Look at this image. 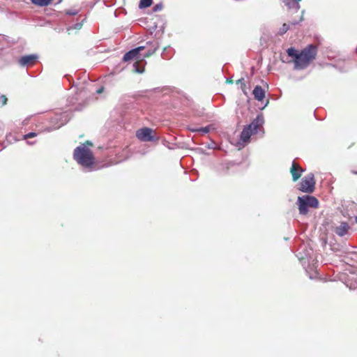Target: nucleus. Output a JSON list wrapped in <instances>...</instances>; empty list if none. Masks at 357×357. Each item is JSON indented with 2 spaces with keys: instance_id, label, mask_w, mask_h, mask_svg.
Returning <instances> with one entry per match:
<instances>
[{
  "instance_id": "obj_1",
  "label": "nucleus",
  "mask_w": 357,
  "mask_h": 357,
  "mask_svg": "<svg viewBox=\"0 0 357 357\" xmlns=\"http://www.w3.org/2000/svg\"><path fill=\"white\" fill-rule=\"evenodd\" d=\"M288 56L292 57L295 70L305 69L316 59L317 47L308 45L301 51L290 47L287 50Z\"/></svg>"
},
{
  "instance_id": "obj_2",
  "label": "nucleus",
  "mask_w": 357,
  "mask_h": 357,
  "mask_svg": "<svg viewBox=\"0 0 357 357\" xmlns=\"http://www.w3.org/2000/svg\"><path fill=\"white\" fill-rule=\"evenodd\" d=\"M73 158L79 164L85 167H89L94 164V156L92 151L84 145L78 146L74 150Z\"/></svg>"
},
{
  "instance_id": "obj_3",
  "label": "nucleus",
  "mask_w": 357,
  "mask_h": 357,
  "mask_svg": "<svg viewBox=\"0 0 357 357\" xmlns=\"http://www.w3.org/2000/svg\"><path fill=\"white\" fill-rule=\"evenodd\" d=\"M264 123V120L263 116L261 114L257 115L250 125L243 128L241 133V139L243 142H248L251 135L257 133Z\"/></svg>"
},
{
  "instance_id": "obj_4",
  "label": "nucleus",
  "mask_w": 357,
  "mask_h": 357,
  "mask_svg": "<svg viewBox=\"0 0 357 357\" xmlns=\"http://www.w3.org/2000/svg\"><path fill=\"white\" fill-rule=\"evenodd\" d=\"M297 204L298 206L299 213L301 215H306L308 213L307 207L317 208L319 206L318 199L310 195L298 197Z\"/></svg>"
},
{
  "instance_id": "obj_5",
  "label": "nucleus",
  "mask_w": 357,
  "mask_h": 357,
  "mask_svg": "<svg viewBox=\"0 0 357 357\" xmlns=\"http://www.w3.org/2000/svg\"><path fill=\"white\" fill-rule=\"evenodd\" d=\"M315 183L314 174H308L302 179L298 189L303 192L312 193L314 190Z\"/></svg>"
},
{
  "instance_id": "obj_6",
  "label": "nucleus",
  "mask_w": 357,
  "mask_h": 357,
  "mask_svg": "<svg viewBox=\"0 0 357 357\" xmlns=\"http://www.w3.org/2000/svg\"><path fill=\"white\" fill-rule=\"evenodd\" d=\"M154 131L150 128H143L136 131V137L142 142H152L155 139Z\"/></svg>"
},
{
  "instance_id": "obj_7",
  "label": "nucleus",
  "mask_w": 357,
  "mask_h": 357,
  "mask_svg": "<svg viewBox=\"0 0 357 357\" xmlns=\"http://www.w3.org/2000/svg\"><path fill=\"white\" fill-rule=\"evenodd\" d=\"M146 48L145 46H139L135 49H132L126 53L123 56V60L124 61H129L131 60H139L142 59L140 52Z\"/></svg>"
},
{
  "instance_id": "obj_8",
  "label": "nucleus",
  "mask_w": 357,
  "mask_h": 357,
  "mask_svg": "<svg viewBox=\"0 0 357 357\" xmlns=\"http://www.w3.org/2000/svg\"><path fill=\"white\" fill-rule=\"evenodd\" d=\"M37 59L38 56L34 54L25 55L20 59L19 63L23 66H33L36 63Z\"/></svg>"
},
{
  "instance_id": "obj_9",
  "label": "nucleus",
  "mask_w": 357,
  "mask_h": 357,
  "mask_svg": "<svg viewBox=\"0 0 357 357\" xmlns=\"http://www.w3.org/2000/svg\"><path fill=\"white\" fill-rule=\"evenodd\" d=\"M303 172V169L301 167V166L298 163L293 162L290 168V173L292 176V179L294 181H297L301 177Z\"/></svg>"
},
{
  "instance_id": "obj_10",
  "label": "nucleus",
  "mask_w": 357,
  "mask_h": 357,
  "mask_svg": "<svg viewBox=\"0 0 357 357\" xmlns=\"http://www.w3.org/2000/svg\"><path fill=\"white\" fill-rule=\"evenodd\" d=\"M349 229L350 227L348 223L342 222L339 226L335 228V232L339 236H343L349 232Z\"/></svg>"
},
{
  "instance_id": "obj_11",
  "label": "nucleus",
  "mask_w": 357,
  "mask_h": 357,
  "mask_svg": "<svg viewBox=\"0 0 357 357\" xmlns=\"http://www.w3.org/2000/svg\"><path fill=\"white\" fill-rule=\"evenodd\" d=\"M252 93L255 98L259 101H262L265 98V91L260 86H256Z\"/></svg>"
},
{
  "instance_id": "obj_12",
  "label": "nucleus",
  "mask_w": 357,
  "mask_h": 357,
  "mask_svg": "<svg viewBox=\"0 0 357 357\" xmlns=\"http://www.w3.org/2000/svg\"><path fill=\"white\" fill-rule=\"evenodd\" d=\"M143 59L136 61L133 64V71L137 73H142L144 71V66H140V63L143 62Z\"/></svg>"
},
{
  "instance_id": "obj_13",
  "label": "nucleus",
  "mask_w": 357,
  "mask_h": 357,
  "mask_svg": "<svg viewBox=\"0 0 357 357\" xmlns=\"http://www.w3.org/2000/svg\"><path fill=\"white\" fill-rule=\"evenodd\" d=\"M53 0H31V3L38 6H47L52 3Z\"/></svg>"
},
{
  "instance_id": "obj_14",
  "label": "nucleus",
  "mask_w": 357,
  "mask_h": 357,
  "mask_svg": "<svg viewBox=\"0 0 357 357\" xmlns=\"http://www.w3.org/2000/svg\"><path fill=\"white\" fill-rule=\"evenodd\" d=\"M152 3V0H141L139 6L140 8H148L151 6Z\"/></svg>"
},
{
  "instance_id": "obj_15",
  "label": "nucleus",
  "mask_w": 357,
  "mask_h": 357,
  "mask_svg": "<svg viewBox=\"0 0 357 357\" xmlns=\"http://www.w3.org/2000/svg\"><path fill=\"white\" fill-rule=\"evenodd\" d=\"M211 128V126H208L206 127L199 128L197 130H192V132H202L204 134H206L210 131Z\"/></svg>"
},
{
  "instance_id": "obj_16",
  "label": "nucleus",
  "mask_w": 357,
  "mask_h": 357,
  "mask_svg": "<svg viewBox=\"0 0 357 357\" xmlns=\"http://www.w3.org/2000/svg\"><path fill=\"white\" fill-rule=\"evenodd\" d=\"M158 47L156 46L155 47L153 50H148L144 55L143 56H142V59H143V60L145 59V58H148V57H150L151 56H152L155 52L156 50H158Z\"/></svg>"
},
{
  "instance_id": "obj_17",
  "label": "nucleus",
  "mask_w": 357,
  "mask_h": 357,
  "mask_svg": "<svg viewBox=\"0 0 357 357\" xmlns=\"http://www.w3.org/2000/svg\"><path fill=\"white\" fill-rule=\"evenodd\" d=\"M289 26L288 24H287L285 23L283 24V25L282 26V27L280 29V33L281 35L285 33L289 30Z\"/></svg>"
},
{
  "instance_id": "obj_18",
  "label": "nucleus",
  "mask_w": 357,
  "mask_h": 357,
  "mask_svg": "<svg viewBox=\"0 0 357 357\" xmlns=\"http://www.w3.org/2000/svg\"><path fill=\"white\" fill-rule=\"evenodd\" d=\"M37 136V133L34 132H29L23 136V139H27L29 138H33Z\"/></svg>"
},
{
  "instance_id": "obj_19",
  "label": "nucleus",
  "mask_w": 357,
  "mask_h": 357,
  "mask_svg": "<svg viewBox=\"0 0 357 357\" xmlns=\"http://www.w3.org/2000/svg\"><path fill=\"white\" fill-rule=\"evenodd\" d=\"M7 98L4 95H0V102L2 106L5 105L7 102Z\"/></svg>"
},
{
  "instance_id": "obj_20",
  "label": "nucleus",
  "mask_w": 357,
  "mask_h": 357,
  "mask_svg": "<svg viewBox=\"0 0 357 357\" xmlns=\"http://www.w3.org/2000/svg\"><path fill=\"white\" fill-rule=\"evenodd\" d=\"M238 82H242L241 89H242V91H243L244 93H246V91H245L246 85H245V83L244 82V79L243 78L239 79H238Z\"/></svg>"
},
{
  "instance_id": "obj_21",
  "label": "nucleus",
  "mask_w": 357,
  "mask_h": 357,
  "mask_svg": "<svg viewBox=\"0 0 357 357\" xmlns=\"http://www.w3.org/2000/svg\"><path fill=\"white\" fill-rule=\"evenodd\" d=\"M66 13H67L68 15H76V14H77V12H73V11H70H70H67V12H66Z\"/></svg>"
},
{
  "instance_id": "obj_22",
  "label": "nucleus",
  "mask_w": 357,
  "mask_h": 357,
  "mask_svg": "<svg viewBox=\"0 0 357 357\" xmlns=\"http://www.w3.org/2000/svg\"><path fill=\"white\" fill-rule=\"evenodd\" d=\"M228 171H229V167H225L224 169V170H223L224 174H228Z\"/></svg>"
},
{
  "instance_id": "obj_23",
  "label": "nucleus",
  "mask_w": 357,
  "mask_h": 357,
  "mask_svg": "<svg viewBox=\"0 0 357 357\" xmlns=\"http://www.w3.org/2000/svg\"><path fill=\"white\" fill-rule=\"evenodd\" d=\"M104 90V88L103 87H101L100 89H99L98 91H97V93H100L103 91Z\"/></svg>"
},
{
  "instance_id": "obj_24",
  "label": "nucleus",
  "mask_w": 357,
  "mask_h": 357,
  "mask_svg": "<svg viewBox=\"0 0 357 357\" xmlns=\"http://www.w3.org/2000/svg\"><path fill=\"white\" fill-rule=\"evenodd\" d=\"M283 2L285 4V6H287V7H290V3L289 2H287L286 1H283Z\"/></svg>"
},
{
  "instance_id": "obj_25",
  "label": "nucleus",
  "mask_w": 357,
  "mask_h": 357,
  "mask_svg": "<svg viewBox=\"0 0 357 357\" xmlns=\"http://www.w3.org/2000/svg\"><path fill=\"white\" fill-rule=\"evenodd\" d=\"M293 1H294L295 3H296L297 4V8H299V6H298V2L301 1V0H292Z\"/></svg>"
},
{
  "instance_id": "obj_26",
  "label": "nucleus",
  "mask_w": 357,
  "mask_h": 357,
  "mask_svg": "<svg viewBox=\"0 0 357 357\" xmlns=\"http://www.w3.org/2000/svg\"><path fill=\"white\" fill-rule=\"evenodd\" d=\"M85 144H88L89 146H93V144L91 142H89V141H86Z\"/></svg>"
},
{
  "instance_id": "obj_27",
  "label": "nucleus",
  "mask_w": 357,
  "mask_h": 357,
  "mask_svg": "<svg viewBox=\"0 0 357 357\" xmlns=\"http://www.w3.org/2000/svg\"><path fill=\"white\" fill-rule=\"evenodd\" d=\"M198 128H189V130L192 132V130H197Z\"/></svg>"
},
{
  "instance_id": "obj_28",
  "label": "nucleus",
  "mask_w": 357,
  "mask_h": 357,
  "mask_svg": "<svg viewBox=\"0 0 357 357\" xmlns=\"http://www.w3.org/2000/svg\"><path fill=\"white\" fill-rule=\"evenodd\" d=\"M236 83H237V84H242V82H238V81H237V82H236Z\"/></svg>"
},
{
  "instance_id": "obj_29",
  "label": "nucleus",
  "mask_w": 357,
  "mask_h": 357,
  "mask_svg": "<svg viewBox=\"0 0 357 357\" xmlns=\"http://www.w3.org/2000/svg\"><path fill=\"white\" fill-rule=\"evenodd\" d=\"M355 221L357 223V215L355 217Z\"/></svg>"
},
{
  "instance_id": "obj_30",
  "label": "nucleus",
  "mask_w": 357,
  "mask_h": 357,
  "mask_svg": "<svg viewBox=\"0 0 357 357\" xmlns=\"http://www.w3.org/2000/svg\"><path fill=\"white\" fill-rule=\"evenodd\" d=\"M62 0H58L57 3H61Z\"/></svg>"
},
{
  "instance_id": "obj_31",
  "label": "nucleus",
  "mask_w": 357,
  "mask_h": 357,
  "mask_svg": "<svg viewBox=\"0 0 357 357\" xmlns=\"http://www.w3.org/2000/svg\"><path fill=\"white\" fill-rule=\"evenodd\" d=\"M229 83H232V80H229L228 81Z\"/></svg>"
},
{
  "instance_id": "obj_32",
  "label": "nucleus",
  "mask_w": 357,
  "mask_h": 357,
  "mask_svg": "<svg viewBox=\"0 0 357 357\" xmlns=\"http://www.w3.org/2000/svg\"><path fill=\"white\" fill-rule=\"evenodd\" d=\"M354 172V174L357 175V172Z\"/></svg>"
}]
</instances>
